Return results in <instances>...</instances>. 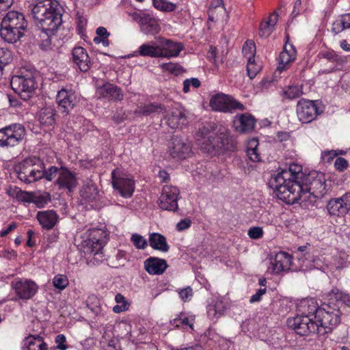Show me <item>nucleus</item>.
Segmentation results:
<instances>
[{"mask_svg": "<svg viewBox=\"0 0 350 350\" xmlns=\"http://www.w3.org/2000/svg\"><path fill=\"white\" fill-rule=\"evenodd\" d=\"M63 8L55 0H35L31 14L40 28L38 40L40 48L48 50L51 46V36L62 23Z\"/></svg>", "mask_w": 350, "mask_h": 350, "instance_id": "f257e3e1", "label": "nucleus"}, {"mask_svg": "<svg viewBox=\"0 0 350 350\" xmlns=\"http://www.w3.org/2000/svg\"><path fill=\"white\" fill-rule=\"evenodd\" d=\"M303 173L299 165L291 164L288 169L273 174L269 181V186L277 197L287 204L298 202L299 193L301 191Z\"/></svg>", "mask_w": 350, "mask_h": 350, "instance_id": "f03ea898", "label": "nucleus"}, {"mask_svg": "<svg viewBox=\"0 0 350 350\" xmlns=\"http://www.w3.org/2000/svg\"><path fill=\"white\" fill-rule=\"evenodd\" d=\"M297 314L309 317L317 323H324L329 326L336 327L340 322V312L338 309L332 308L329 306L320 308L313 298L302 299L297 305Z\"/></svg>", "mask_w": 350, "mask_h": 350, "instance_id": "7ed1b4c3", "label": "nucleus"}, {"mask_svg": "<svg viewBox=\"0 0 350 350\" xmlns=\"http://www.w3.org/2000/svg\"><path fill=\"white\" fill-rule=\"evenodd\" d=\"M27 24L23 13L10 11L1 21L0 36L5 41L14 43L23 36Z\"/></svg>", "mask_w": 350, "mask_h": 350, "instance_id": "20e7f679", "label": "nucleus"}, {"mask_svg": "<svg viewBox=\"0 0 350 350\" xmlns=\"http://www.w3.org/2000/svg\"><path fill=\"white\" fill-rule=\"evenodd\" d=\"M317 321L309 319V317L297 314L295 317L288 318L287 325L300 336H308L310 333L319 336L326 337L335 328L324 323H317Z\"/></svg>", "mask_w": 350, "mask_h": 350, "instance_id": "39448f33", "label": "nucleus"}, {"mask_svg": "<svg viewBox=\"0 0 350 350\" xmlns=\"http://www.w3.org/2000/svg\"><path fill=\"white\" fill-rule=\"evenodd\" d=\"M42 169L43 161L36 157H28L14 167L17 177L27 184L42 179Z\"/></svg>", "mask_w": 350, "mask_h": 350, "instance_id": "423d86ee", "label": "nucleus"}, {"mask_svg": "<svg viewBox=\"0 0 350 350\" xmlns=\"http://www.w3.org/2000/svg\"><path fill=\"white\" fill-rule=\"evenodd\" d=\"M301 191L299 192V200L305 201L309 199L310 196L314 198H321L326 193L325 181L323 174L313 172L304 177L301 183Z\"/></svg>", "mask_w": 350, "mask_h": 350, "instance_id": "0eeeda50", "label": "nucleus"}, {"mask_svg": "<svg viewBox=\"0 0 350 350\" xmlns=\"http://www.w3.org/2000/svg\"><path fill=\"white\" fill-rule=\"evenodd\" d=\"M10 85L12 90L24 100H28L34 93L36 82L32 72L25 70L12 77Z\"/></svg>", "mask_w": 350, "mask_h": 350, "instance_id": "6e6552de", "label": "nucleus"}, {"mask_svg": "<svg viewBox=\"0 0 350 350\" xmlns=\"http://www.w3.org/2000/svg\"><path fill=\"white\" fill-rule=\"evenodd\" d=\"M81 247L85 254H97L107 243V234L100 228L87 230L81 235Z\"/></svg>", "mask_w": 350, "mask_h": 350, "instance_id": "1a4fd4ad", "label": "nucleus"}, {"mask_svg": "<svg viewBox=\"0 0 350 350\" xmlns=\"http://www.w3.org/2000/svg\"><path fill=\"white\" fill-rule=\"evenodd\" d=\"M112 187L120 196L131 198L135 188V182L132 176L120 169H115L111 172Z\"/></svg>", "mask_w": 350, "mask_h": 350, "instance_id": "9d476101", "label": "nucleus"}, {"mask_svg": "<svg viewBox=\"0 0 350 350\" xmlns=\"http://www.w3.org/2000/svg\"><path fill=\"white\" fill-rule=\"evenodd\" d=\"M25 133L24 126L18 123L0 129V147L8 149L19 145Z\"/></svg>", "mask_w": 350, "mask_h": 350, "instance_id": "9b49d317", "label": "nucleus"}, {"mask_svg": "<svg viewBox=\"0 0 350 350\" xmlns=\"http://www.w3.org/2000/svg\"><path fill=\"white\" fill-rule=\"evenodd\" d=\"M227 135L224 132L208 131L206 128L200 129L197 137L198 143L206 151L211 149H221L225 148Z\"/></svg>", "mask_w": 350, "mask_h": 350, "instance_id": "f8f14e48", "label": "nucleus"}, {"mask_svg": "<svg viewBox=\"0 0 350 350\" xmlns=\"http://www.w3.org/2000/svg\"><path fill=\"white\" fill-rule=\"evenodd\" d=\"M209 104L211 109L216 111L232 113L236 110H245V107L242 103L223 93L213 96Z\"/></svg>", "mask_w": 350, "mask_h": 350, "instance_id": "ddd939ff", "label": "nucleus"}, {"mask_svg": "<svg viewBox=\"0 0 350 350\" xmlns=\"http://www.w3.org/2000/svg\"><path fill=\"white\" fill-rule=\"evenodd\" d=\"M296 112L299 120L308 124L314 120L323 111L317 106L316 100L301 98L297 102Z\"/></svg>", "mask_w": 350, "mask_h": 350, "instance_id": "4468645a", "label": "nucleus"}, {"mask_svg": "<svg viewBox=\"0 0 350 350\" xmlns=\"http://www.w3.org/2000/svg\"><path fill=\"white\" fill-rule=\"evenodd\" d=\"M133 20L138 23L140 30L146 35L154 36L160 31L157 20L151 14L145 12H134L130 14Z\"/></svg>", "mask_w": 350, "mask_h": 350, "instance_id": "2eb2a0df", "label": "nucleus"}, {"mask_svg": "<svg viewBox=\"0 0 350 350\" xmlns=\"http://www.w3.org/2000/svg\"><path fill=\"white\" fill-rule=\"evenodd\" d=\"M11 286L18 299L23 300L31 299L38 290V286L34 281L24 278L12 282Z\"/></svg>", "mask_w": 350, "mask_h": 350, "instance_id": "dca6fc26", "label": "nucleus"}, {"mask_svg": "<svg viewBox=\"0 0 350 350\" xmlns=\"http://www.w3.org/2000/svg\"><path fill=\"white\" fill-rule=\"evenodd\" d=\"M170 156L176 159H185L192 154L191 144L187 139L174 136L169 146Z\"/></svg>", "mask_w": 350, "mask_h": 350, "instance_id": "f3484780", "label": "nucleus"}, {"mask_svg": "<svg viewBox=\"0 0 350 350\" xmlns=\"http://www.w3.org/2000/svg\"><path fill=\"white\" fill-rule=\"evenodd\" d=\"M179 189L172 185H165L159 198V207L165 211H176L178 208Z\"/></svg>", "mask_w": 350, "mask_h": 350, "instance_id": "a211bd4d", "label": "nucleus"}, {"mask_svg": "<svg viewBox=\"0 0 350 350\" xmlns=\"http://www.w3.org/2000/svg\"><path fill=\"white\" fill-rule=\"evenodd\" d=\"M56 100L59 110L65 115H68L78 103L75 92L66 88H62L57 92Z\"/></svg>", "mask_w": 350, "mask_h": 350, "instance_id": "6ab92c4d", "label": "nucleus"}, {"mask_svg": "<svg viewBox=\"0 0 350 350\" xmlns=\"http://www.w3.org/2000/svg\"><path fill=\"white\" fill-rule=\"evenodd\" d=\"M326 208L330 215L340 217L346 215L350 211V193L332 198L328 201Z\"/></svg>", "mask_w": 350, "mask_h": 350, "instance_id": "aec40b11", "label": "nucleus"}, {"mask_svg": "<svg viewBox=\"0 0 350 350\" xmlns=\"http://www.w3.org/2000/svg\"><path fill=\"white\" fill-rule=\"evenodd\" d=\"M291 262V256L284 252L277 253L274 258H270L268 271L278 274L282 271L288 270Z\"/></svg>", "mask_w": 350, "mask_h": 350, "instance_id": "412c9836", "label": "nucleus"}, {"mask_svg": "<svg viewBox=\"0 0 350 350\" xmlns=\"http://www.w3.org/2000/svg\"><path fill=\"white\" fill-rule=\"evenodd\" d=\"M159 40L160 57L170 59L178 57L184 48L181 42H174L163 38H160Z\"/></svg>", "mask_w": 350, "mask_h": 350, "instance_id": "4be33fe9", "label": "nucleus"}, {"mask_svg": "<svg viewBox=\"0 0 350 350\" xmlns=\"http://www.w3.org/2000/svg\"><path fill=\"white\" fill-rule=\"evenodd\" d=\"M72 60L81 72L88 71L92 66V61L86 49L81 46H76L72 49Z\"/></svg>", "mask_w": 350, "mask_h": 350, "instance_id": "5701e85b", "label": "nucleus"}, {"mask_svg": "<svg viewBox=\"0 0 350 350\" xmlns=\"http://www.w3.org/2000/svg\"><path fill=\"white\" fill-rule=\"evenodd\" d=\"M256 120L248 113L237 114L233 120V128L239 133H250L254 129Z\"/></svg>", "mask_w": 350, "mask_h": 350, "instance_id": "b1692460", "label": "nucleus"}, {"mask_svg": "<svg viewBox=\"0 0 350 350\" xmlns=\"http://www.w3.org/2000/svg\"><path fill=\"white\" fill-rule=\"evenodd\" d=\"M163 112L165 113L164 118L166 124L173 129L181 127L187 122V117L183 110L180 108L174 107L167 111L165 110Z\"/></svg>", "mask_w": 350, "mask_h": 350, "instance_id": "393cba45", "label": "nucleus"}, {"mask_svg": "<svg viewBox=\"0 0 350 350\" xmlns=\"http://www.w3.org/2000/svg\"><path fill=\"white\" fill-rule=\"evenodd\" d=\"M56 185L59 189H66L71 191L77 185L75 173L64 167H60L59 176L56 180Z\"/></svg>", "mask_w": 350, "mask_h": 350, "instance_id": "a878e982", "label": "nucleus"}, {"mask_svg": "<svg viewBox=\"0 0 350 350\" xmlns=\"http://www.w3.org/2000/svg\"><path fill=\"white\" fill-rule=\"evenodd\" d=\"M96 94L99 97L111 100H122L124 97L122 90L119 87L109 83L98 88Z\"/></svg>", "mask_w": 350, "mask_h": 350, "instance_id": "bb28decb", "label": "nucleus"}, {"mask_svg": "<svg viewBox=\"0 0 350 350\" xmlns=\"http://www.w3.org/2000/svg\"><path fill=\"white\" fill-rule=\"evenodd\" d=\"M297 56V51L293 44L286 43L279 57L278 70H286L289 65L293 62Z\"/></svg>", "mask_w": 350, "mask_h": 350, "instance_id": "cd10ccee", "label": "nucleus"}, {"mask_svg": "<svg viewBox=\"0 0 350 350\" xmlns=\"http://www.w3.org/2000/svg\"><path fill=\"white\" fill-rule=\"evenodd\" d=\"M145 270L151 275H161L167 267L166 261L156 257H150L144 262Z\"/></svg>", "mask_w": 350, "mask_h": 350, "instance_id": "c85d7f7f", "label": "nucleus"}, {"mask_svg": "<svg viewBox=\"0 0 350 350\" xmlns=\"http://www.w3.org/2000/svg\"><path fill=\"white\" fill-rule=\"evenodd\" d=\"M227 309L226 301L221 298L214 299L207 307V314L213 321H217Z\"/></svg>", "mask_w": 350, "mask_h": 350, "instance_id": "c756f323", "label": "nucleus"}, {"mask_svg": "<svg viewBox=\"0 0 350 350\" xmlns=\"http://www.w3.org/2000/svg\"><path fill=\"white\" fill-rule=\"evenodd\" d=\"M22 350H48V347L40 335H29L23 341Z\"/></svg>", "mask_w": 350, "mask_h": 350, "instance_id": "7c9ffc66", "label": "nucleus"}, {"mask_svg": "<svg viewBox=\"0 0 350 350\" xmlns=\"http://www.w3.org/2000/svg\"><path fill=\"white\" fill-rule=\"evenodd\" d=\"M80 196L88 203L96 202L99 200V192L97 187L91 180L83 185L80 191Z\"/></svg>", "mask_w": 350, "mask_h": 350, "instance_id": "2f4dec72", "label": "nucleus"}, {"mask_svg": "<svg viewBox=\"0 0 350 350\" xmlns=\"http://www.w3.org/2000/svg\"><path fill=\"white\" fill-rule=\"evenodd\" d=\"M320 55L327 61L335 64V66L330 72L341 70L347 62V57L340 55L332 50L322 52Z\"/></svg>", "mask_w": 350, "mask_h": 350, "instance_id": "473e14b6", "label": "nucleus"}, {"mask_svg": "<svg viewBox=\"0 0 350 350\" xmlns=\"http://www.w3.org/2000/svg\"><path fill=\"white\" fill-rule=\"evenodd\" d=\"M37 219L44 228L51 229L56 224L58 215L53 210L40 211L37 214Z\"/></svg>", "mask_w": 350, "mask_h": 350, "instance_id": "72a5a7b5", "label": "nucleus"}, {"mask_svg": "<svg viewBox=\"0 0 350 350\" xmlns=\"http://www.w3.org/2000/svg\"><path fill=\"white\" fill-rule=\"evenodd\" d=\"M150 245L154 250L162 252H167L170 249L165 237L159 233H150L149 235Z\"/></svg>", "mask_w": 350, "mask_h": 350, "instance_id": "f704fd0d", "label": "nucleus"}, {"mask_svg": "<svg viewBox=\"0 0 350 350\" xmlns=\"http://www.w3.org/2000/svg\"><path fill=\"white\" fill-rule=\"evenodd\" d=\"M278 16L277 13L273 12L266 21L261 23L259 30L260 37L268 38L271 35L278 21Z\"/></svg>", "mask_w": 350, "mask_h": 350, "instance_id": "c9c22d12", "label": "nucleus"}, {"mask_svg": "<svg viewBox=\"0 0 350 350\" xmlns=\"http://www.w3.org/2000/svg\"><path fill=\"white\" fill-rule=\"evenodd\" d=\"M163 111H165L163 105L156 103H151L138 107L134 113L137 116H148L153 113H159Z\"/></svg>", "mask_w": 350, "mask_h": 350, "instance_id": "e433bc0d", "label": "nucleus"}, {"mask_svg": "<svg viewBox=\"0 0 350 350\" xmlns=\"http://www.w3.org/2000/svg\"><path fill=\"white\" fill-rule=\"evenodd\" d=\"M8 194L12 196L15 195L16 198L18 200L26 202H33L36 205H41L44 202V200L42 202L38 201L36 199L34 194L27 191H23L16 187H14V188L8 191Z\"/></svg>", "mask_w": 350, "mask_h": 350, "instance_id": "4c0bfd02", "label": "nucleus"}, {"mask_svg": "<svg viewBox=\"0 0 350 350\" xmlns=\"http://www.w3.org/2000/svg\"><path fill=\"white\" fill-rule=\"evenodd\" d=\"M55 109L52 107H46L40 111L38 120L44 126H52L55 121Z\"/></svg>", "mask_w": 350, "mask_h": 350, "instance_id": "58836bf2", "label": "nucleus"}, {"mask_svg": "<svg viewBox=\"0 0 350 350\" xmlns=\"http://www.w3.org/2000/svg\"><path fill=\"white\" fill-rule=\"evenodd\" d=\"M346 29H350V12L341 15L332 25L331 31L337 35Z\"/></svg>", "mask_w": 350, "mask_h": 350, "instance_id": "ea45409f", "label": "nucleus"}, {"mask_svg": "<svg viewBox=\"0 0 350 350\" xmlns=\"http://www.w3.org/2000/svg\"><path fill=\"white\" fill-rule=\"evenodd\" d=\"M138 53L143 57H160L159 46L154 42L144 43L138 49Z\"/></svg>", "mask_w": 350, "mask_h": 350, "instance_id": "a19ab883", "label": "nucleus"}, {"mask_svg": "<svg viewBox=\"0 0 350 350\" xmlns=\"http://www.w3.org/2000/svg\"><path fill=\"white\" fill-rule=\"evenodd\" d=\"M115 301L118 304L113 308L115 313H120L129 310L130 304L122 294H117L115 297Z\"/></svg>", "mask_w": 350, "mask_h": 350, "instance_id": "79ce46f5", "label": "nucleus"}, {"mask_svg": "<svg viewBox=\"0 0 350 350\" xmlns=\"http://www.w3.org/2000/svg\"><path fill=\"white\" fill-rule=\"evenodd\" d=\"M69 284L68 277L64 274L55 275L53 279V284L57 289L62 291L65 289Z\"/></svg>", "mask_w": 350, "mask_h": 350, "instance_id": "37998d69", "label": "nucleus"}, {"mask_svg": "<svg viewBox=\"0 0 350 350\" xmlns=\"http://www.w3.org/2000/svg\"><path fill=\"white\" fill-rule=\"evenodd\" d=\"M153 5L156 9L163 12H172L176 8V4L164 0H153Z\"/></svg>", "mask_w": 350, "mask_h": 350, "instance_id": "c03bdc74", "label": "nucleus"}, {"mask_svg": "<svg viewBox=\"0 0 350 350\" xmlns=\"http://www.w3.org/2000/svg\"><path fill=\"white\" fill-rule=\"evenodd\" d=\"M303 94L302 87L300 85H290L284 91V94L288 99H295Z\"/></svg>", "mask_w": 350, "mask_h": 350, "instance_id": "a18cd8bd", "label": "nucleus"}, {"mask_svg": "<svg viewBox=\"0 0 350 350\" xmlns=\"http://www.w3.org/2000/svg\"><path fill=\"white\" fill-rule=\"evenodd\" d=\"M13 59L12 52L5 47H0V65L5 68Z\"/></svg>", "mask_w": 350, "mask_h": 350, "instance_id": "49530a36", "label": "nucleus"}, {"mask_svg": "<svg viewBox=\"0 0 350 350\" xmlns=\"http://www.w3.org/2000/svg\"><path fill=\"white\" fill-rule=\"evenodd\" d=\"M260 70V66L255 62L254 57H249L247 59V72L248 77L252 79H254Z\"/></svg>", "mask_w": 350, "mask_h": 350, "instance_id": "de8ad7c7", "label": "nucleus"}, {"mask_svg": "<svg viewBox=\"0 0 350 350\" xmlns=\"http://www.w3.org/2000/svg\"><path fill=\"white\" fill-rule=\"evenodd\" d=\"M60 172V167H57L56 166H51L47 170L45 169L44 164L43 163V169L42 173V178H45L48 181H51L56 176H59Z\"/></svg>", "mask_w": 350, "mask_h": 350, "instance_id": "09e8293b", "label": "nucleus"}, {"mask_svg": "<svg viewBox=\"0 0 350 350\" xmlns=\"http://www.w3.org/2000/svg\"><path fill=\"white\" fill-rule=\"evenodd\" d=\"M160 66L163 70L168 71L175 75L180 74L183 70V68L180 65L172 62L164 63L161 64Z\"/></svg>", "mask_w": 350, "mask_h": 350, "instance_id": "8fccbe9b", "label": "nucleus"}, {"mask_svg": "<svg viewBox=\"0 0 350 350\" xmlns=\"http://www.w3.org/2000/svg\"><path fill=\"white\" fill-rule=\"evenodd\" d=\"M172 323L176 327H183L185 329L189 327L193 329V319L187 317H179L174 319Z\"/></svg>", "mask_w": 350, "mask_h": 350, "instance_id": "3c124183", "label": "nucleus"}, {"mask_svg": "<svg viewBox=\"0 0 350 350\" xmlns=\"http://www.w3.org/2000/svg\"><path fill=\"white\" fill-rule=\"evenodd\" d=\"M255 53L256 46L254 42L251 40H247L243 46V53L249 59V57H254Z\"/></svg>", "mask_w": 350, "mask_h": 350, "instance_id": "603ef678", "label": "nucleus"}, {"mask_svg": "<svg viewBox=\"0 0 350 350\" xmlns=\"http://www.w3.org/2000/svg\"><path fill=\"white\" fill-rule=\"evenodd\" d=\"M131 241L137 249L140 250L145 249L148 245L147 241L139 234H133L131 237Z\"/></svg>", "mask_w": 350, "mask_h": 350, "instance_id": "864d4df0", "label": "nucleus"}, {"mask_svg": "<svg viewBox=\"0 0 350 350\" xmlns=\"http://www.w3.org/2000/svg\"><path fill=\"white\" fill-rule=\"evenodd\" d=\"M201 83L198 78L187 79L183 81V92L188 93L190 91V87L198 88L200 86Z\"/></svg>", "mask_w": 350, "mask_h": 350, "instance_id": "5fc2aeb1", "label": "nucleus"}, {"mask_svg": "<svg viewBox=\"0 0 350 350\" xmlns=\"http://www.w3.org/2000/svg\"><path fill=\"white\" fill-rule=\"evenodd\" d=\"M178 295L183 301H187L190 300L193 296V290L190 286H187L180 289L178 291Z\"/></svg>", "mask_w": 350, "mask_h": 350, "instance_id": "6e6d98bb", "label": "nucleus"}, {"mask_svg": "<svg viewBox=\"0 0 350 350\" xmlns=\"http://www.w3.org/2000/svg\"><path fill=\"white\" fill-rule=\"evenodd\" d=\"M247 234L251 239H258L262 237L263 230L260 227H252L249 229Z\"/></svg>", "mask_w": 350, "mask_h": 350, "instance_id": "4d7b16f0", "label": "nucleus"}, {"mask_svg": "<svg viewBox=\"0 0 350 350\" xmlns=\"http://www.w3.org/2000/svg\"><path fill=\"white\" fill-rule=\"evenodd\" d=\"M347 166L348 162L343 157H338L334 162V167L339 172H343Z\"/></svg>", "mask_w": 350, "mask_h": 350, "instance_id": "13d9d810", "label": "nucleus"}, {"mask_svg": "<svg viewBox=\"0 0 350 350\" xmlns=\"http://www.w3.org/2000/svg\"><path fill=\"white\" fill-rule=\"evenodd\" d=\"M66 337L63 334H59L56 336L55 342L57 345V348L59 350H66L68 347L66 345Z\"/></svg>", "mask_w": 350, "mask_h": 350, "instance_id": "bf43d9fd", "label": "nucleus"}, {"mask_svg": "<svg viewBox=\"0 0 350 350\" xmlns=\"http://www.w3.org/2000/svg\"><path fill=\"white\" fill-rule=\"evenodd\" d=\"M247 155L249 159L254 162L260 161V156L258 153V148L253 150H246Z\"/></svg>", "mask_w": 350, "mask_h": 350, "instance_id": "052dcab7", "label": "nucleus"}, {"mask_svg": "<svg viewBox=\"0 0 350 350\" xmlns=\"http://www.w3.org/2000/svg\"><path fill=\"white\" fill-rule=\"evenodd\" d=\"M191 225V221L189 219H182L176 224V229L178 231H183L188 229Z\"/></svg>", "mask_w": 350, "mask_h": 350, "instance_id": "680f3d73", "label": "nucleus"}, {"mask_svg": "<svg viewBox=\"0 0 350 350\" xmlns=\"http://www.w3.org/2000/svg\"><path fill=\"white\" fill-rule=\"evenodd\" d=\"M267 290L266 288H260L257 291V292L253 295L250 299V303H255L260 301L261 300L262 296L265 294Z\"/></svg>", "mask_w": 350, "mask_h": 350, "instance_id": "e2e57ef3", "label": "nucleus"}, {"mask_svg": "<svg viewBox=\"0 0 350 350\" xmlns=\"http://www.w3.org/2000/svg\"><path fill=\"white\" fill-rule=\"evenodd\" d=\"M217 56V49L215 46H211L208 51L207 57L211 62H215Z\"/></svg>", "mask_w": 350, "mask_h": 350, "instance_id": "0e129e2a", "label": "nucleus"}, {"mask_svg": "<svg viewBox=\"0 0 350 350\" xmlns=\"http://www.w3.org/2000/svg\"><path fill=\"white\" fill-rule=\"evenodd\" d=\"M338 155V153L334 150H329V151H325L323 154V158L324 159L327 160V161H330L333 159L334 157H336Z\"/></svg>", "mask_w": 350, "mask_h": 350, "instance_id": "69168bd1", "label": "nucleus"}, {"mask_svg": "<svg viewBox=\"0 0 350 350\" xmlns=\"http://www.w3.org/2000/svg\"><path fill=\"white\" fill-rule=\"evenodd\" d=\"M258 140L256 138H252L248 141L247 150L258 148Z\"/></svg>", "mask_w": 350, "mask_h": 350, "instance_id": "338daca9", "label": "nucleus"}, {"mask_svg": "<svg viewBox=\"0 0 350 350\" xmlns=\"http://www.w3.org/2000/svg\"><path fill=\"white\" fill-rule=\"evenodd\" d=\"M338 300L342 301L345 305L350 307V295L345 293H340V297H338Z\"/></svg>", "mask_w": 350, "mask_h": 350, "instance_id": "774afa93", "label": "nucleus"}]
</instances>
